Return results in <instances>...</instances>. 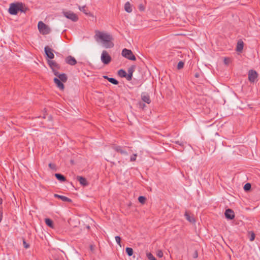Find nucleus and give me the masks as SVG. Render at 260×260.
Segmentation results:
<instances>
[{
  "instance_id": "1",
  "label": "nucleus",
  "mask_w": 260,
  "mask_h": 260,
  "mask_svg": "<svg viewBox=\"0 0 260 260\" xmlns=\"http://www.w3.org/2000/svg\"><path fill=\"white\" fill-rule=\"evenodd\" d=\"M95 33L94 37L97 42L101 41L106 48L113 47L114 43L112 41L113 38L111 35L99 30H95Z\"/></svg>"
},
{
  "instance_id": "2",
  "label": "nucleus",
  "mask_w": 260,
  "mask_h": 260,
  "mask_svg": "<svg viewBox=\"0 0 260 260\" xmlns=\"http://www.w3.org/2000/svg\"><path fill=\"white\" fill-rule=\"evenodd\" d=\"M47 63L49 67L51 69L52 72L54 75H57L58 74V70L60 69V66L56 61L52 60L47 59Z\"/></svg>"
},
{
  "instance_id": "3",
  "label": "nucleus",
  "mask_w": 260,
  "mask_h": 260,
  "mask_svg": "<svg viewBox=\"0 0 260 260\" xmlns=\"http://www.w3.org/2000/svg\"><path fill=\"white\" fill-rule=\"evenodd\" d=\"M38 29L43 35H47L50 32V29L48 25L42 21H39L38 24Z\"/></svg>"
},
{
  "instance_id": "4",
  "label": "nucleus",
  "mask_w": 260,
  "mask_h": 260,
  "mask_svg": "<svg viewBox=\"0 0 260 260\" xmlns=\"http://www.w3.org/2000/svg\"><path fill=\"white\" fill-rule=\"evenodd\" d=\"M122 55L125 58L133 61L136 60V58L131 50L124 48L121 52Z\"/></svg>"
},
{
  "instance_id": "5",
  "label": "nucleus",
  "mask_w": 260,
  "mask_h": 260,
  "mask_svg": "<svg viewBox=\"0 0 260 260\" xmlns=\"http://www.w3.org/2000/svg\"><path fill=\"white\" fill-rule=\"evenodd\" d=\"M112 60L111 57L109 54L108 52L106 51H103L101 54V60L105 64H109Z\"/></svg>"
},
{
  "instance_id": "6",
  "label": "nucleus",
  "mask_w": 260,
  "mask_h": 260,
  "mask_svg": "<svg viewBox=\"0 0 260 260\" xmlns=\"http://www.w3.org/2000/svg\"><path fill=\"white\" fill-rule=\"evenodd\" d=\"M54 50L50 48L49 46H46L44 48V52L46 55V59L51 60L54 58V55L53 54Z\"/></svg>"
},
{
  "instance_id": "7",
  "label": "nucleus",
  "mask_w": 260,
  "mask_h": 260,
  "mask_svg": "<svg viewBox=\"0 0 260 260\" xmlns=\"http://www.w3.org/2000/svg\"><path fill=\"white\" fill-rule=\"evenodd\" d=\"M63 14L66 18L72 20L73 21L76 22L78 20L77 15L71 11L63 12Z\"/></svg>"
},
{
  "instance_id": "8",
  "label": "nucleus",
  "mask_w": 260,
  "mask_h": 260,
  "mask_svg": "<svg viewBox=\"0 0 260 260\" xmlns=\"http://www.w3.org/2000/svg\"><path fill=\"white\" fill-rule=\"evenodd\" d=\"M248 76L249 81L251 83H254L258 77V74L255 71L250 70L248 73Z\"/></svg>"
},
{
  "instance_id": "9",
  "label": "nucleus",
  "mask_w": 260,
  "mask_h": 260,
  "mask_svg": "<svg viewBox=\"0 0 260 260\" xmlns=\"http://www.w3.org/2000/svg\"><path fill=\"white\" fill-rule=\"evenodd\" d=\"M19 11L18 3H13L10 5L9 9V12L10 14L11 15H17Z\"/></svg>"
},
{
  "instance_id": "10",
  "label": "nucleus",
  "mask_w": 260,
  "mask_h": 260,
  "mask_svg": "<svg viewBox=\"0 0 260 260\" xmlns=\"http://www.w3.org/2000/svg\"><path fill=\"white\" fill-rule=\"evenodd\" d=\"M224 215L228 219L232 220L235 217L234 211L231 209H228L225 210Z\"/></svg>"
},
{
  "instance_id": "11",
  "label": "nucleus",
  "mask_w": 260,
  "mask_h": 260,
  "mask_svg": "<svg viewBox=\"0 0 260 260\" xmlns=\"http://www.w3.org/2000/svg\"><path fill=\"white\" fill-rule=\"evenodd\" d=\"M136 68V66L132 65L131 67H130L128 70L127 72L128 74H127V80L128 81H131L133 77V74L134 72L135 71Z\"/></svg>"
},
{
  "instance_id": "12",
  "label": "nucleus",
  "mask_w": 260,
  "mask_h": 260,
  "mask_svg": "<svg viewBox=\"0 0 260 260\" xmlns=\"http://www.w3.org/2000/svg\"><path fill=\"white\" fill-rule=\"evenodd\" d=\"M65 60L68 64L71 66H74L77 63V61L76 59L71 55L67 56Z\"/></svg>"
},
{
  "instance_id": "13",
  "label": "nucleus",
  "mask_w": 260,
  "mask_h": 260,
  "mask_svg": "<svg viewBox=\"0 0 260 260\" xmlns=\"http://www.w3.org/2000/svg\"><path fill=\"white\" fill-rule=\"evenodd\" d=\"M112 148L117 152H119L121 154L127 155V153L126 151L122 149V147L120 146L114 145L112 146Z\"/></svg>"
},
{
  "instance_id": "14",
  "label": "nucleus",
  "mask_w": 260,
  "mask_h": 260,
  "mask_svg": "<svg viewBox=\"0 0 260 260\" xmlns=\"http://www.w3.org/2000/svg\"><path fill=\"white\" fill-rule=\"evenodd\" d=\"M77 180L80 182V184L82 185V186H86L88 185V183L85 177L77 176Z\"/></svg>"
},
{
  "instance_id": "15",
  "label": "nucleus",
  "mask_w": 260,
  "mask_h": 260,
  "mask_svg": "<svg viewBox=\"0 0 260 260\" xmlns=\"http://www.w3.org/2000/svg\"><path fill=\"white\" fill-rule=\"evenodd\" d=\"M141 99L142 101L147 104L151 103V100L149 94L146 92H143L141 94Z\"/></svg>"
},
{
  "instance_id": "16",
  "label": "nucleus",
  "mask_w": 260,
  "mask_h": 260,
  "mask_svg": "<svg viewBox=\"0 0 260 260\" xmlns=\"http://www.w3.org/2000/svg\"><path fill=\"white\" fill-rule=\"evenodd\" d=\"M54 83L56 84L57 87L63 90L64 88V86L62 83V82L60 81L57 78H54L53 79Z\"/></svg>"
},
{
  "instance_id": "17",
  "label": "nucleus",
  "mask_w": 260,
  "mask_h": 260,
  "mask_svg": "<svg viewBox=\"0 0 260 260\" xmlns=\"http://www.w3.org/2000/svg\"><path fill=\"white\" fill-rule=\"evenodd\" d=\"M57 75H55L58 77V79L60 80V81H62V82H66L68 80V76L65 73H62L59 74L58 72V74H56Z\"/></svg>"
},
{
  "instance_id": "18",
  "label": "nucleus",
  "mask_w": 260,
  "mask_h": 260,
  "mask_svg": "<svg viewBox=\"0 0 260 260\" xmlns=\"http://www.w3.org/2000/svg\"><path fill=\"white\" fill-rule=\"evenodd\" d=\"M54 196L55 198L59 199L63 202H69V203H71L72 202V201L71 199H70L67 197L63 196H61V195H59L57 194H54Z\"/></svg>"
},
{
  "instance_id": "19",
  "label": "nucleus",
  "mask_w": 260,
  "mask_h": 260,
  "mask_svg": "<svg viewBox=\"0 0 260 260\" xmlns=\"http://www.w3.org/2000/svg\"><path fill=\"white\" fill-rule=\"evenodd\" d=\"M19 11L21 12L25 13L27 10H28V8L25 6V4L22 3H18Z\"/></svg>"
},
{
  "instance_id": "20",
  "label": "nucleus",
  "mask_w": 260,
  "mask_h": 260,
  "mask_svg": "<svg viewBox=\"0 0 260 260\" xmlns=\"http://www.w3.org/2000/svg\"><path fill=\"white\" fill-rule=\"evenodd\" d=\"M184 216L187 220L191 223H194L195 222L194 218L192 215H190L189 213L186 211L184 214Z\"/></svg>"
},
{
  "instance_id": "21",
  "label": "nucleus",
  "mask_w": 260,
  "mask_h": 260,
  "mask_svg": "<svg viewBox=\"0 0 260 260\" xmlns=\"http://www.w3.org/2000/svg\"><path fill=\"white\" fill-rule=\"evenodd\" d=\"M55 176L56 178L60 182H65L67 180L66 178L61 174L56 173L55 174Z\"/></svg>"
},
{
  "instance_id": "22",
  "label": "nucleus",
  "mask_w": 260,
  "mask_h": 260,
  "mask_svg": "<svg viewBox=\"0 0 260 260\" xmlns=\"http://www.w3.org/2000/svg\"><path fill=\"white\" fill-rule=\"evenodd\" d=\"M45 222L47 226L52 229L54 228V223L52 219L50 218H45Z\"/></svg>"
},
{
  "instance_id": "23",
  "label": "nucleus",
  "mask_w": 260,
  "mask_h": 260,
  "mask_svg": "<svg viewBox=\"0 0 260 260\" xmlns=\"http://www.w3.org/2000/svg\"><path fill=\"white\" fill-rule=\"evenodd\" d=\"M243 48V42L241 40L238 41L237 45L236 50L238 52H241Z\"/></svg>"
},
{
  "instance_id": "24",
  "label": "nucleus",
  "mask_w": 260,
  "mask_h": 260,
  "mask_svg": "<svg viewBox=\"0 0 260 260\" xmlns=\"http://www.w3.org/2000/svg\"><path fill=\"white\" fill-rule=\"evenodd\" d=\"M118 75L120 77L122 78H126L127 79V73L126 72L120 69L118 71Z\"/></svg>"
},
{
  "instance_id": "25",
  "label": "nucleus",
  "mask_w": 260,
  "mask_h": 260,
  "mask_svg": "<svg viewBox=\"0 0 260 260\" xmlns=\"http://www.w3.org/2000/svg\"><path fill=\"white\" fill-rule=\"evenodd\" d=\"M124 9L128 13H131L132 12V9L129 2H127L125 4Z\"/></svg>"
},
{
  "instance_id": "26",
  "label": "nucleus",
  "mask_w": 260,
  "mask_h": 260,
  "mask_svg": "<svg viewBox=\"0 0 260 260\" xmlns=\"http://www.w3.org/2000/svg\"><path fill=\"white\" fill-rule=\"evenodd\" d=\"M79 9L81 11L83 12L87 15L89 14V13L88 12V10L85 6L82 7L79 6Z\"/></svg>"
},
{
  "instance_id": "27",
  "label": "nucleus",
  "mask_w": 260,
  "mask_h": 260,
  "mask_svg": "<svg viewBox=\"0 0 260 260\" xmlns=\"http://www.w3.org/2000/svg\"><path fill=\"white\" fill-rule=\"evenodd\" d=\"M125 252L129 256H132L134 253L133 249L131 247H126L125 249Z\"/></svg>"
},
{
  "instance_id": "28",
  "label": "nucleus",
  "mask_w": 260,
  "mask_h": 260,
  "mask_svg": "<svg viewBox=\"0 0 260 260\" xmlns=\"http://www.w3.org/2000/svg\"><path fill=\"white\" fill-rule=\"evenodd\" d=\"M108 81L114 85H118L119 83L118 81L113 78H110V79H108Z\"/></svg>"
},
{
  "instance_id": "29",
  "label": "nucleus",
  "mask_w": 260,
  "mask_h": 260,
  "mask_svg": "<svg viewBox=\"0 0 260 260\" xmlns=\"http://www.w3.org/2000/svg\"><path fill=\"white\" fill-rule=\"evenodd\" d=\"M138 201L140 203L144 204L146 202V198L144 196H140L138 198Z\"/></svg>"
},
{
  "instance_id": "30",
  "label": "nucleus",
  "mask_w": 260,
  "mask_h": 260,
  "mask_svg": "<svg viewBox=\"0 0 260 260\" xmlns=\"http://www.w3.org/2000/svg\"><path fill=\"white\" fill-rule=\"evenodd\" d=\"M250 235L249 240L250 241H253L255 239V234L252 232H249Z\"/></svg>"
},
{
  "instance_id": "31",
  "label": "nucleus",
  "mask_w": 260,
  "mask_h": 260,
  "mask_svg": "<svg viewBox=\"0 0 260 260\" xmlns=\"http://www.w3.org/2000/svg\"><path fill=\"white\" fill-rule=\"evenodd\" d=\"M184 63L183 61H179L177 64V69L180 70V69H182L184 67Z\"/></svg>"
},
{
  "instance_id": "32",
  "label": "nucleus",
  "mask_w": 260,
  "mask_h": 260,
  "mask_svg": "<svg viewBox=\"0 0 260 260\" xmlns=\"http://www.w3.org/2000/svg\"><path fill=\"white\" fill-rule=\"evenodd\" d=\"M251 188V184L249 183H246L245 184L244 186V189L245 191H248Z\"/></svg>"
},
{
  "instance_id": "33",
  "label": "nucleus",
  "mask_w": 260,
  "mask_h": 260,
  "mask_svg": "<svg viewBox=\"0 0 260 260\" xmlns=\"http://www.w3.org/2000/svg\"><path fill=\"white\" fill-rule=\"evenodd\" d=\"M147 256L149 260H156V259L154 257V256L151 253H147Z\"/></svg>"
},
{
  "instance_id": "34",
  "label": "nucleus",
  "mask_w": 260,
  "mask_h": 260,
  "mask_svg": "<svg viewBox=\"0 0 260 260\" xmlns=\"http://www.w3.org/2000/svg\"><path fill=\"white\" fill-rule=\"evenodd\" d=\"M115 240L117 244L121 247V238L119 236H116Z\"/></svg>"
},
{
  "instance_id": "35",
  "label": "nucleus",
  "mask_w": 260,
  "mask_h": 260,
  "mask_svg": "<svg viewBox=\"0 0 260 260\" xmlns=\"http://www.w3.org/2000/svg\"><path fill=\"white\" fill-rule=\"evenodd\" d=\"M23 246L25 248H28L30 247V245L29 244L27 243L25 241V239H23Z\"/></svg>"
},
{
  "instance_id": "36",
  "label": "nucleus",
  "mask_w": 260,
  "mask_h": 260,
  "mask_svg": "<svg viewBox=\"0 0 260 260\" xmlns=\"http://www.w3.org/2000/svg\"><path fill=\"white\" fill-rule=\"evenodd\" d=\"M48 166L51 169L56 170V165L54 164L50 163Z\"/></svg>"
},
{
  "instance_id": "37",
  "label": "nucleus",
  "mask_w": 260,
  "mask_h": 260,
  "mask_svg": "<svg viewBox=\"0 0 260 260\" xmlns=\"http://www.w3.org/2000/svg\"><path fill=\"white\" fill-rule=\"evenodd\" d=\"M175 142L176 144H178L179 146H180L181 147H183L184 145V144L185 143L183 141H175Z\"/></svg>"
},
{
  "instance_id": "38",
  "label": "nucleus",
  "mask_w": 260,
  "mask_h": 260,
  "mask_svg": "<svg viewBox=\"0 0 260 260\" xmlns=\"http://www.w3.org/2000/svg\"><path fill=\"white\" fill-rule=\"evenodd\" d=\"M137 155L136 154H133V155L131 157L130 160L131 161H135L136 159Z\"/></svg>"
},
{
  "instance_id": "39",
  "label": "nucleus",
  "mask_w": 260,
  "mask_h": 260,
  "mask_svg": "<svg viewBox=\"0 0 260 260\" xmlns=\"http://www.w3.org/2000/svg\"><path fill=\"white\" fill-rule=\"evenodd\" d=\"M139 9L141 11H143L145 10V7L143 4H140L139 6Z\"/></svg>"
},
{
  "instance_id": "40",
  "label": "nucleus",
  "mask_w": 260,
  "mask_h": 260,
  "mask_svg": "<svg viewBox=\"0 0 260 260\" xmlns=\"http://www.w3.org/2000/svg\"><path fill=\"white\" fill-rule=\"evenodd\" d=\"M139 107L142 109H144V108L146 107V105L142 102H140L139 103Z\"/></svg>"
},
{
  "instance_id": "41",
  "label": "nucleus",
  "mask_w": 260,
  "mask_h": 260,
  "mask_svg": "<svg viewBox=\"0 0 260 260\" xmlns=\"http://www.w3.org/2000/svg\"><path fill=\"white\" fill-rule=\"evenodd\" d=\"M157 255L159 257H162V250H159L158 252Z\"/></svg>"
},
{
  "instance_id": "42",
  "label": "nucleus",
  "mask_w": 260,
  "mask_h": 260,
  "mask_svg": "<svg viewBox=\"0 0 260 260\" xmlns=\"http://www.w3.org/2000/svg\"><path fill=\"white\" fill-rule=\"evenodd\" d=\"M3 215V207L0 206V215Z\"/></svg>"
},
{
  "instance_id": "43",
  "label": "nucleus",
  "mask_w": 260,
  "mask_h": 260,
  "mask_svg": "<svg viewBox=\"0 0 260 260\" xmlns=\"http://www.w3.org/2000/svg\"><path fill=\"white\" fill-rule=\"evenodd\" d=\"M193 257H195V258L198 257V253H197V251H196L195 253L194 254Z\"/></svg>"
},
{
  "instance_id": "44",
  "label": "nucleus",
  "mask_w": 260,
  "mask_h": 260,
  "mask_svg": "<svg viewBox=\"0 0 260 260\" xmlns=\"http://www.w3.org/2000/svg\"><path fill=\"white\" fill-rule=\"evenodd\" d=\"M103 77H104V78H105L108 80V79H110V77H108L107 76H104Z\"/></svg>"
},
{
  "instance_id": "45",
  "label": "nucleus",
  "mask_w": 260,
  "mask_h": 260,
  "mask_svg": "<svg viewBox=\"0 0 260 260\" xmlns=\"http://www.w3.org/2000/svg\"><path fill=\"white\" fill-rule=\"evenodd\" d=\"M2 203H3V200L1 198H0V206H2Z\"/></svg>"
},
{
  "instance_id": "46",
  "label": "nucleus",
  "mask_w": 260,
  "mask_h": 260,
  "mask_svg": "<svg viewBox=\"0 0 260 260\" xmlns=\"http://www.w3.org/2000/svg\"><path fill=\"white\" fill-rule=\"evenodd\" d=\"M224 63L225 64H228V59L226 58L224 59Z\"/></svg>"
},
{
  "instance_id": "47",
  "label": "nucleus",
  "mask_w": 260,
  "mask_h": 260,
  "mask_svg": "<svg viewBox=\"0 0 260 260\" xmlns=\"http://www.w3.org/2000/svg\"><path fill=\"white\" fill-rule=\"evenodd\" d=\"M3 218V215H0V222L2 221Z\"/></svg>"
},
{
  "instance_id": "48",
  "label": "nucleus",
  "mask_w": 260,
  "mask_h": 260,
  "mask_svg": "<svg viewBox=\"0 0 260 260\" xmlns=\"http://www.w3.org/2000/svg\"><path fill=\"white\" fill-rule=\"evenodd\" d=\"M90 249H91V250H92V249H93V246L92 245H90Z\"/></svg>"
},
{
  "instance_id": "49",
  "label": "nucleus",
  "mask_w": 260,
  "mask_h": 260,
  "mask_svg": "<svg viewBox=\"0 0 260 260\" xmlns=\"http://www.w3.org/2000/svg\"><path fill=\"white\" fill-rule=\"evenodd\" d=\"M196 77H198V75H196Z\"/></svg>"
}]
</instances>
